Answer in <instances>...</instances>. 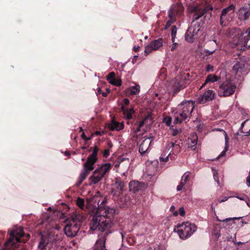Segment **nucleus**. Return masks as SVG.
I'll return each mask as SVG.
<instances>
[{
  "label": "nucleus",
  "mask_w": 250,
  "mask_h": 250,
  "mask_svg": "<svg viewBox=\"0 0 250 250\" xmlns=\"http://www.w3.org/2000/svg\"><path fill=\"white\" fill-rule=\"evenodd\" d=\"M89 207L91 206L98 207L95 209V212L90 223V229L95 230L98 229L103 233L99 235V239L96 241L93 247V250H107L105 248V241L108 234L111 232L109 230L113 225L112 219L115 213V209L109 207H104L103 204L105 200H100L97 197L87 198Z\"/></svg>",
  "instance_id": "1"
},
{
  "label": "nucleus",
  "mask_w": 250,
  "mask_h": 250,
  "mask_svg": "<svg viewBox=\"0 0 250 250\" xmlns=\"http://www.w3.org/2000/svg\"><path fill=\"white\" fill-rule=\"evenodd\" d=\"M188 10L193 13L194 15L191 25L186 33L185 40L189 42H192L194 40V37L200 30V24L195 21L202 17L207 12V9L199 6H191L189 7Z\"/></svg>",
  "instance_id": "2"
},
{
  "label": "nucleus",
  "mask_w": 250,
  "mask_h": 250,
  "mask_svg": "<svg viewBox=\"0 0 250 250\" xmlns=\"http://www.w3.org/2000/svg\"><path fill=\"white\" fill-rule=\"evenodd\" d=\"M194 108V103L191 101L182 102L179 104L174 113V123H182L183 121L190 117V115Z\"/></svg>",
  "instance_id": "3"
},
{
  "label": "nucleus",
  "mask_w": 250,
  "mask_h": 250,
  "mask_svg": "<svg viewBox=\"0 0 250 250\" xmlns=\"http://www.w3.org/2000/svg\"><path fill=\"white\" fill-rule=\"evenodd\" d=\"M83 217L79 214H74L64 228L65 234L68 237L75 236L79 230Z\"/></svg>",
  "instance_id": "4"
},
{
  "label": "nucleus",
  "mask_w": 250,
  "mask_h": 250,
  "mask_svg": "<svg viewBox=\"0 0 250 250\" xmlns=\"http://www.w3.org/2000/svg\"><path fill=\"white\" fill-rule=\"evenodd\" d=\"M195 224L187 222L177 225L174 229V231L178 234L180 238L185 239L190 237L196 230Z\"/></svg>",
  "instance_id": "5"
},
{
  "label": "nucleus",
  "mask_w": 250,
  "mask_h": 250,
  "mask_svg": "<svg viewBox=\"0 0 250 250\" xmlns=\"http://www.w3.org/2000/svg\"><path fill=\"white\" fill-rule=\"evenodd\" d=\"M111 167L110 163H105L97 168L89 178L91 185H96L102 180L104 176L109 172Z\"/></svg>",
  "instance_id": "6"
},
{
  "label": "nucleus",
  "mask_w": 250,
  "mask_h": 250,
  "mask_svg": "<svg viewBox=\"0 0 250 250\" xmlns=\"http://www.w3.org/2000/svg\"><path fill=\"white\" fill-rule=\"evenodd\" d=\"M24 233L23 231V228L21 227H17L13 229L10 233V237L8 241L5 243V245L6 248L9 246H11L13 248H17L18 247V242H23L25 241L21 240V238L23 237Z\"/></svg>",
  "instance_id": "7"
},
{
  "label": "nucleus",
  "mask_w": 250,
  "mask_h": 250,
  "mask_svg": "<svg viewBox=\"0 0 250 250\" xmlns=\"http://www.w3.org/2000/svg\"><path fill=\"white\" fill-rule=\"evenodd\" d=\"M97 161L95 157V153L90 154L87 159L86 161L83 164V169L80 174L79 180L81 183L89 174V172L94 168V165Z\"/></svg>",
  "instance_id": "8"
},
{
  "label": "nucleus",
  "mask_w": 250,
  "mask_h": 250,
  "mask_svg": "<svg viewBox=\"0 0 250 250\" xmlns=\"http://www.w3.org/2000/svg\"><path fill=\"white\" fill-rule=\"evenodd\" d=\"M232 44L233 46H238V48L241 50L245 49L247 46L250 47V27L241 34L238 40L237 38L233 40Z\"/></svg>",
  "instance_id": "9"
},
{
  "label": "nucleus",
  "mask_w": 250,
  "mask_h": 250,
  "mask_svg": "<svg viewBox=\"0 0 250 250\" xmlns=\"http://www.w3.org/2000/svg\"><path fill=\"white\" fill-rule=\"evenodd\" d=\"M236 86L231 82L226 81L221 84L219 87L218 94L220 97H228L232 95Z\"/></svg>",
  "instance_id": "10"
},
{
  "label": "nucleus",
  "mask_w": 250,
  "mask_h": 250,
  "mask_svg": "<svg viewBox=\"0 0 250 250\" xmlns=\"http://www.w3.org/2000/svg\"><path fill=\"white\" fill-rule=\"evenodd\" d=\"M234 10L235 6L233 4L222 10L220 16V24L222 26H225L232 20L234 15Z\"/></svg>",
  "instance_id": "11"
},
{
  "label": "nucleus",
  "mask_w": 250,
  "mask_h": 250,
  "mask_svg": "<svg viewBox=\"0 0 250 250\" xmlns=\"http://www.w3.org/2000/svg\"><path fill=\"white\" fill-rule=\"evenodd\" d=\"M132 161L129 158L124 156L118 158L115 165L117 172L121 173L125 176V174L129 168Z\"/></svg>",
  "instance_id": "12"
},
{
  "label": "nucleus",
  "mask_w": 250,
  "mask_h": 250,
  "mask_svg": "<svg viewBox=\"0 0 250 250\" xmlns=\"http://www.w3.org/2000/svg\"><path fill=\"white\" fill-rule=\"evenodd\" d=\"M125 187V183L124 181L118 178L116 179L115 182L112 184L111 193L115 199L118 198L123 193Z\"/></svg>",
  "instance_id": "13"
},
{
  "label": "nucleus",
  "mask_w": 250,
  "mask_h": 250,
  "mask_svg": "<svg viewBox=\"0 0 250 250\" xmlns=\"http://www.w3.org/2000/svg\"><path fill=\"white\" fill-rule=\"evenodd\" d=\"M163 43L162 39H158L150 42L145 47V53L146 56H147L152 51L159 49V48L163 46Z\"/></svg>",
  "instance_id": "14"
},
{
  "label": "nucleus",
  "mask_w": 250,
  "mask_h": 250,
  "mask_svg": "<svg viewBox=\"0 0 250 250\" xmlns=\"http://www.w3.org/2000/svg\"><path fill=\"white\" fill-rule=\"evenodd\" d=\"M172 148H173V150L175 151V152H179L181 149V147L179 145L175 144L172 142L169 143L166 146V150L167 151L166 153L164 152V154H162L161 157H160V161L166 162L168 161V156L170 153L168 154H167V153Z\"/></svg>",
  "instance_id": "15"
},
{
  "label": "nucleus",
  "mask_w": 250,
  "mask_h": 250,
  "mask_svg": "<svg viewBox=\"0 0 250 250\" xmlns=\"http://www.w3.org/2000/svg\"><path fill=\"white\" fill-rule=\"evenodd\" d=\"M153 139V137L151 136L147 138L144 137L143 138L139 147V151L142 155L147 152Z\"/></svg>",
  "instance_id": "16"
},
{
  "label": "nucleus",
  "mask_w": 250,
  "mask_h": 250,
  "mask_svg": "<svg viewBox=\"0 0 250 250\" xmlns=\"http://www.w3.org/2000/svg\"><path fill=\"white\" fill-rule=\"evenodd\" d=\"M247 66V62L245 60L240 59L233 66L232 71L236 74L246 72Z\"/></svg>",
  "instance_id": "17"
},
{
  "label": "nucleus",
  "mask_w": 250,
  "mask_h": 250,
  "mask_svg": "<svg viewBox=\"0 0 250 250\" xmlns=\"http://www.w3.org/2000/svg\"><path fill=\"white\" fill-rule=\"evenodd\" d=\"M215 93L212 90H208L204 93L199 97L198 102L200 104H205L208 102L212 100L215 96Z\"/></svg>",
  "instance_id": "18"
},
{
  "label": "nucleus",
  "mask_w": 250,
  "mask_h": 250,
  "mask_svg": "<svg viewBox=\"0 0 250 250\" xmlns=\"http://www.w3.org/2000/svg\"><path fill=\"white\" fill-rule=\"evenodd\" d=\"M129 187L130 191L135 192L144 190L146 188V186L145 184L143 182H139L137 181H132L130 182Z\"/></svg>",
  "instance_id": "19"
},
{
  "label": "nucleus",
  "mask_w": 250,
  "mask_h": 250,
  "mask_svg": "<svg viewBox=\"0 0 250 250\" xmlns=\"http://www.w3.org/2000/svg\"><path fill=\"white\" fill-rule=\"evenodd\" d=\"M238 19L241 21L247 20L250 16V8L249 7H241L238 12Z\"/></svg>",
  "instance_id": "20"
},
{
  "label": "nucleus",
  "mask_w": 250,
  "mask_h": 250,
  "mask_svg": "<svg viewBox=\"0 0 250 250\" xmlns=\"http://www.w3.org/2000/svg\"><path fill=\"white\" fill-rule=\"evenodd\" d=\"M198 141V137L195 133H192L187 140V145L188 148L191 150H195L196 148V145Z\"/></svg>",
  "instance_id": "21"
},
{
  "label": "nucleus",
  "mask_w": 250,
  "mask_h": 250,
  "mask_svg": "<svg viewBox=\"0 0 250 250\" xmlns=\"http://www.w3.org/2000/svg\"><path fill=\"white\" fill-rule=\"evenodd\" d=\"M189 176V173L188 172H185L182 177L180 184L177 187L178 191L181 190L184 186L186 184Z\"/></svg>",
  "instance_id": "22"
},
{
  "label": "nucleus",
  "mask_w": 250,
  "mask_h": 250,
  "mask_svg": "<svg viewBox=\"0 0 250 250\" xmlns=\"http://www.w3.org/2000/svg\"><path fill=\"white\" fill-rule=\"evenodd\" d=\"M48 241L51 244H52L58 239V234L53 233L52 231L43 234Z\"/></svg>",
  "instance_id": "23"
},
{
  "label": "nucleus",
  "mask_w": 250,
  "mask_h": 250,
  "mask_svg": "<svg viewBox=\"0 0 250 250\" xmlns=\"http://www.w3.org/2000/svg\"><path fill=\"white\" fill-rule=\"evenodd\" d=\"M152 123L151 119L150 117H146L143 120L139 122L138 123V127L135 130V132H138L140 130V128L145 125H148Z\"/></svg>",
  "instance_id": "24"
},
{
  "label": "nucleus",
  "mask_w": 250,
  "mask_h": 250,
  "mask_svg": "<svg viewBox=\"0 0 250 250\" xmlns=\"http://www.w3.org/2000/svg\"><path fill=\"white\" fill-rule=\"evenodd\" d=\"M122 110L124 113V116L127 119H130L132 118V115L134 112V110L133 107L127 108L125 106H122Z\"/></svg>",
  "instance_id": "25"
},
{
  "label": "nucleus",
  "mask_w": 250,
  "mask_h": 250,
  "mask_svg": "<svg viewBox=\"0 0 250 250\" xmlns=\"http://www.w3.org/2000/svg\"><path fill=\"white\" fill-rule=\"evenodd\" d=\"M50 244L49 241H47L43 234H42L41 240L38 244V248L41 250H44L47 245Z\"/></svg>",
  "instance_id": "26"
},
{
  "label": "nucleus",
  "mask_w": 250,
  "mask_h": 250,
  "mask_svg": "<svg viewBox=\"0 0 250 250\" xmlns=\"http://www.w3.org/2000/svg\"><path fill=\"white\" fill-rule=\"evenodd\" d=\"M124 128V125L119 122H117L114 121H112L109 125V128L110 130H120Z\"/></svg>",
  "instance_id": "27"
},
{
  "label": "nucleus",
  "mask_w": 250,
  "mask_h": 250,
  "mask_svg": "<svg viewBox=\"0 0 250 250\" xmlns=\"http://www.w3.org/2000/svg\"><path fill=\"white\" fill-rule=\"evenodd\" d=\"M218 79H219L218 77L214 74H211L208 75L207 76L205 83L202 84L200 89L202 88V87H203L206 85V83H207L209 82L214 83V82H217L218 80Z\"/></svg>",
  "instance_id": "28"
},
{
  "label": "nucleus",
  "mask_w": 250,
  "mask_h": 250,
  "mask_svg": "<svg viewBox=\"0 0 250 250\" xmlns=\"http://www.w3.org/2000/svg\"><path fill=\"white\" fill-rule=\"evenodd\" d=\"M181 83V81H179L178 78L175 80L174 82H172V86L175 92L179 91L182 88H183Z\"/></svg>",
  "instance_id": "29"
},
{
  "label": "nucleus",
  "mask_w": 250,
  "mask_h": 250,
  "mask_svg": "<svg viewBox=\"0 0 250 250\" xmlns=\"http://www.w3.org/2000/svg\"><path fill=\"white\" fill-rule=\"evenodd\" d=\"M219 130L223 131V133H224V136H225V150H224L220 153V154L218 156L217 158H218L219 157H221L224 156L226 155V152L227 151L228 148V142H229V138H228V137L227 133L224 130H223V129H219Z\"/></svg>",
  "instance_id": "30"
},
{
  "label": "nucleus",
  "mask_w": 250,
  "mask_h": 250,
  "mask_svg": "<svg viewBox=\"0 0 250 250\" xmlns=\"http://www.w3.org/2000/svg\"><path fill=\"white\" fill-rule=\"evenodd\" d=\"M128 91L131 95H137L140 92V87L139 85L136 84L130 87Z\"/></svg>",
  "instance_id": "31"
},
{
  "label": "nucleus",
  "mask_w": 250,
  "mask_h": 250,
  "mask_svg": "<svg viewBox=\"0 0 250 250\" xmlns=\"http://www.w3.org/2000/svg\"><path fill=\"white\" fill-rule=\"evenodd\" d=\"M245 124H247V125L248 126V128H249V130L247 132H244L242 130H241L240 131L242 133H243L244 134V136H248L250 135V119L249 120H247L244 122H243L241 124V128L243 127Z\"/></svg>",
  "instance_id": "32"
},
{
  "label": "nucleus",
  "mask_w": 250,
  "mask_h": 250,
  "mask_svg": "<svg viewBox=\"0 0 250 250\" xmlns=\"http://www.w3.org/2000/svg\"><path fill=\"white\" fill-rule=\"evenodd\" d=\"M177 32V28L175 26H173L171 28V40L173 41L175 40Z\"/></svg>",
  "instance_id": "33"
},
{
  "label": "nucleus",
  "mask_w": 250,
  "mask_h": 250,
  "mask_svg": "<svg viewBox=\"0 0 250 250\" xmlns=\"http://www.w3.org/2000/svg\"><path fill=\"white\" fill-rule=\"evenodd\" d=\"M110 83L118 86L121 85L122 83L120 79H116L114 78L111 82H110Z\"/></svg>",
  "instance_id": "34"
},
{
  "label": "nucleus",
  "mask_w": 250,
  "mask_h": 250,
  "mask_svg": "<svg viewBox=\"0 0 250 250\" xmlns=\"http://www.w3.org/2000/svg\"><path fill=\"white\" fill-rule=\"evenodd\" d=\"M77 205L80 208H83L84 205V200L80 198H78L77 200Z\"/></svg>",
  "instance_id": "35"
},
{
  "label": "nucleus",
  "mask_w": 250,
  "mask_h": 250,
  "mask_svg": "<svg viewBox=\"0 0 250 250\" xmlns=\"http://www.w3.org/2000/svg\"><path fill=\"white\" fill-rule=\"evenodd\" d=\"M107 80L109 83L115 78V73L113 72H111L108 74L107 76Z\"/></svg>",
  "instance_id": "36"
},
{
  "label": "nucleus",
  "mask_w": 250,
  "mask_h": 250,
  "mask_svg": "<svg viewBox=\"0 0 250 250\" xmlns=\"http://www.w3.org/2000/svg\"><path fill=\"white\" fill-rule=\"evenodd\" d=\"M172 42L173 43H172V46L171 47V50L172 51H173L177 48L179 44L178 43L175 42V40Z\"/></svg>",
  "instance_id": "37"
},
{
  "label": "nucleus",
  "mask_w": 250,
  "mask_h": 250,
  "mask_svg": "<svg viewBox=\"0 0 250 250\" xmlns=\"http://www.w3.org/2000/svg\"><path fill=\"white\" fill-rule=\"evenodd\" d=\"M181 132V130L178 129H173L172 130V134L173 136H175Z\"/></svg>",
  "instance_id": "38"
},
{
  "label": "nucleus",
  "mask_w": 250,
  "mask_h": 250,
  "mask_svg": "<svg viewBox=\"0 0 250 250\" xmlns=\"http://www.w3.org/2000/svg\"><path fill=\"white\" fill-rule=\"evenodd\" d=\"M171 122V119L170 118H165L164 122L166 123L167 126L170 125Z\"/></svg>",
  "instance_id": "39"
},
{
  "label": "nucleus",
  "mask_w": 250,
  "mask_h": 250,
  "mask_svg": "<svg viewBox=\"0 0 250 250\" xmlns=\"http://www.w3.org/2000/svg\"><path fill=\"white\" fill-rule=\"evenodd\" d=\"M179 213L182 216H184L185 215V212L184 208L183 207H181L179 208Z\"/></svg>",
  "instance_id": "40"
},
{
  "label": "nucleus",
  "mask_w": 250,
  "mask_h": 250,
  "mask_svg": "<svg viewBox=\"0 0 250 250\" xmlns=\"http://www.w3.org/2000/svg\"><path fill=\"white\" fill-rule=\"evenodd\" d=\"M234 197L237 198V199H238L240 200H243V201H246V199L247 198V196H246V195L243 196L242 197H239V196L235 195V196H234Z\"/></svg>",
  "instance_id": "41"
},
{
  "label": "nucleus",
  "mask_w": 250,
  "mask_h": 250,
  "mask_svg": "<svg viewBox=\"0 0 250 250\" xmlns=\"http://www.w3.org/2000/svg\"><path fill=\"white\" fill-rule=\"evenodd\" d=\"M123 103L124 104L122 106H125V107H126V106L129 104V101L128 99L125 98L123 100Z\"/></svg>",
  "instance_id": "42"
},
{
  "label": "nucleus",
  "mask_w": 250,
  "mask_h": 250,
  "mask_svg": "<svg viewBox=\"0 0 250 250\" xmlns=\"http://www.w3.org/2000/svg\"><path fill=\"white\" fill-rule=\"evenodd\" d=\"M104 156L107 158L109 155V150L105 149L103 153Z\"/></svg>",
  "instance_id": "43"
},
{
  "label": "nucleus",
  "mask_w": 250,
  "mask_h": 250,
  "mask_svg": "<svg viewBox=\"0 0 250 250\" xmlns=\"http://www.w3.org/2000/svg\"><path fill=\"white\" fill-rule=\"evenodd\" d=\"M207 71L208 72H212L213 71V66L210 65H207Z\"/></svg>",
  "instance_id": "44"
},
{
  "label": "nucleus",
  "mask_w": 250,
  "mask_h": 250,
  "mask_svg": "<svg viewBox=\"0 0 250 250\" xmlns=\"http://www.w3.org/2000/svg\"><path fill=\"white\" fill-rule=\"evenodd\" d=\"M172 22V21L171 20H168L167 23L166 24L165 28L167 29L171 25V23Z\"/></svg>",
  "instance_id": "45"
},
{
  "label": "nucleus",
  "mask_w": 250,
  "mask_h": 250,
  "mask_svg": "<svg viewBox=\"0 0 250 250\" xmlns=\"http://www.w3.org/2000/svg\"><path fill=\"white\" fill-rule=\"evenodd\" d=\"M82 138L85 140V141H88V140H89L90 139V138H87L85 133L83 132L82 134Z\"/></svg>",
  "instance_id": "46"
},
{
  "label": "nucleus",
  "mask_w": 250,
  "mask_h": 250,
  "mask_svg": "<svg viewBox=\"0 0 250 250\" xmlns=\"http://www.w3.org/2000/svg\"><path fill=\"white\" fill-rule=\"evenodd\" d=\"M213 178H214V180L217 182L218 185L219 186H220V182L219 180V178H218V175H214Z\"/></svg>",
  "instance_id": "47"
},
{
  "label": "nucleus",
  "mask_w": 250,
  "mask_h": 250,
  "mask_svg": "<svg viewBox=\"0 0 250 250\" xmlns=\"http://www.w3.org/2000/svg\"><path fill=\"white\" fill-rule=\"evenodd\" d=\"M231 197L232 196H230L229 197H225L222 199L220 200L219 202V203H222V202H225V201H227L229 198Z\"/></svg>",
  "instance_id": "48"
},
{
  "label": "nucleus",
  "mask_w": 250,
  "mask_h": 250,
  "mask_svg": "<svg viewBox=\"0 0 250 250\" xmlns=\"http://www.w3.org/2000/svg\"><path fill=\"white\" fill-rule=\"evenodd\" d=\"M247 184L248 187H250V176H248L247 178Z\"/></svg>",
  "instance_id": "49"
},
{
  "label": "nucleus",
  "mask_w": 250,
  "mask_h": 250,
  "mask_svg": "<svg viewBox=\"0 0 250 250\" xmlns=\"http://www.w3.org/2000/svg\"><path fill=\"white\" fill-rule=\"evenodd\" d=\"M98 147L97 146H95L94 150L92 154H94V152L95 153V157H97V151H98Z\"/></svg>",
  "instance_id": "50"
},
{
  "label": "nucleus",
  "mask_w": 250,
  "mask_h": 250,
  "mask_svg": "<svg viewBox=\"0 0 250 250\" xmlns=\"http://www.w3.org/2000/svg\"><path fill=\"white\" fill-rule=\"evenodd\" d=\"M212 170L213 172V176L214 175H218V171L216 169H215L213 167H212Z\"/></svg>",
  "instance_id": "51"
},
{
  "label": "nucleus",
  "mask_w": 250,
  "mask_h": 250,
  "mask_svg": "<svg viewBox=\"0 0 250 250\" xmlns=\"http://www.w3.org/2000/svg\"><path fill=\"white\" fill-rule=\"evenodd\" d=\"M139 46H134L133 47V49L135 51L137 52L139 51Z\"/></svg>",
  "instance_id": "52"
},
{
  "label": "nucleus",
  "mask_w": 250,
  "mask_h": 250,
  "mask_svg": "<svg viewBox=\"0 0 250 250\" xmlns=\"http://www.w3.org/2000/svg\"><path fill=\"white\" fill-rule=\"evenodd\" d=\"M215 49H214V50H212V51H209V50H207V51H206V52H207V53H208V54H209V55H210V54H212L213 52H215Z\"/></svg>",
  "instance_id": "53"
},
{
  "label": "nucleus",
  "mask_w": 250,
  "mask_h": 250,
  "mask_svg": "<svg viewBox=\"0 0 250 250\" xmlns=\"http://www.w3.org/2000/svg\"><path fill=\"white\" fill-rule=\"evenodd\" d=\"M175 209V207L174 206H172L170 207V210L171 211H174V210Z\"/></svg>",
  "instance_id": "54"
},
{
  "label": "nucleus",
  "mask_w": 250,
  "mask_h": 250,
  "mask_svg": "<svg viewBox=\"0 0 250 250\" xmlns=\"http://www.w3.org/2000/svg\"><path fill=\"white\" fill-rule=\"evenodd\" d=\"M173 214L174 216H176L178 215V212L177 211H173Z\"/></svg>",
  "instance_id": "55"
},
{
  "label": "nucleus",
  "mask_w": 250,
  "mask_h": 250,
  "mask_svg": "<svg viewBox=\"0 0 250 250\" xmlns=\"http://www.w3.org/2000/svg\"><path fill=\"white\" fill-rule=\"evenodd\" d=\"M171 14H172L171 9H170L169 11V16L170 17V18H172Z\"/></svg>",
  "instance_id": "56"
},
{
  "label": "nucleus",
  "mask_w": 250,
  "mask_h": 250,
  "mask_svg": "<svg viewBox=\"0 0 250 250\" xmlns=\"http://www.w3.org/2000/svg\"><path fill=\"white\" fill-rule=\"evenodd\" d=\"M101 90L100 88H98V90H97V94H100L101 93Z\"/></svg>",
  "instance_id": "57"
},
{
  "label": "nucleus",
  "mask_w": 250,
  "mask_h": 250,
  "mask_svg": "<svg viewBox=\"0 0 250 250\" xmlns=\"http://www.w3.org/2000/svg\"><path fill=\"white\" fill-rule=\"evenodd\" d=\"M102 95L103 96L105 97L106 96V93H102Z\"/></svg>",
  "instance_id": "58"
},
{
  "label": "nucleus",
  "mask_w": 250,
  "mask_h": 250,
  "mask_svg": "<svg viewBox=\"0 0 250 250\" xmlns=\"http://www.w3.org/2000/svg\"><path fill=\"white\" fill-rule=\"evenodd\" d=\"M246 203H247V206H248V207H250V205L249 203L247 202V200H246Z\"/></svg>",
  "instance_id": "59"
},
{
  "label": "nucleus",
  "mask_w": 250,
  "mask_h": 250,
  "mask_svg": "<svg viewBox=\"0 0 250 250\" xmlns=\"http://www.w3.org/2000/svg\"><path fill=\"white\" fill-rule=\"evenodd\" d=\"M211 208L212 210H215V208L214 207H213V206H211Z\"/></svg>",
  "instance_id": "60"
},
{
  "label": "nucleus",
  "mask_w": 250,
  "mask_h": 250,
  "mask_svg": "<svg viewBox=\"0 0 250 250\" xmlns=\"http://www.w3.org/2000/svg\"><path fill=\"white\" fill-rule=\"evenodd\" d=\"M80 130L82 131H83V129L82 127H80Z\"/></svg>",
  "instance_id": "61"
},
{
  "label": "nucleus",
  "mask_w": 250,
  "mask_h": 250,
  "mask_svg": "<svg viewBox=\"0 0 250 250\" xmlns=\"http://www.w3.org/2000/svg\"><path fill=\"white\" fill-rule=\"evenodd\" d=\"M138 57V56L136 55L134 56V58H137Z\"/></svg>",
  "instance_id": "62"
},
{
  "label": "nucleus",
  "mask_w": 250,
  "mask_h": 250,
  "mask_svg": "<svg viewBox=\"0 0 250 250\" xmlns=\"http://www.w3.org/2000/svg\"><path fill=\"white\" fill-rule=\"evenodd\" d=\"M145 39H147V36H146V37H145Z\"/></svg>",
  "instance_id": "63"
},
{
  "label": "nucleus",
  "mask_w": 250,
  "mask_h": 250,
  "mask_svg": "<svg viewBox=\"0 0 250 250\" xmlns=\"http://www.w3.org/2000/svg\"><path fill=\"white\" fill-rule=\"evenodd\" d=\"M221 1H224L225 0H220Z\"/></svg>",
  "instance_id": "64"
}]
</instances>
